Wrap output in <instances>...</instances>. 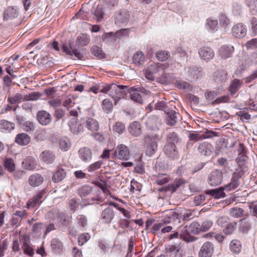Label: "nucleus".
I'll list each match as a JSON object with an SVG mask.
<instances>
[{
    "instance_id": "nucleus-1",
    "label": "nucleus",
    "mask_w": 257,
    "mask_h": 257,
    "mask_svg": "<svg viewBox=\"0 0 257 257\" xmlns=\"http://www.w3.org/2000/svg\"><path fill=\"white\" fill-rule=\"evenodd\" d=\"M159 136L157 134H147L144 138V141L146 146V154L152 156L158 150L157 142Z\"/></svg>"
},
{
    "instance_id": "nucleus-2",
    "label": "nucleus",
    "mask_w": 257,
    "mask_h": 257,
    "mask_svg": "<svg viewBox=\"0 0 257 257\" xmlns=\"http://www.w3.org/2000/svg\"><path fill=\"white\" fill-rule=\"evenodd\" d=\"M163 71L164 68L161 64L153 62L146 70V77L150 80H154L155 78L161 76Z\"/></svg>"
},
{
    "instance_id": "nucleus-3",
    "label": "nucleus",
    "mask_w": 257,
    "mask_h": 257,
    "mask_svg": "<svg viewBox=\"0 0 257 257\" xmlns=\"http://www.w3.org/2000/svg\"><path fill=\"white\" fill-rule=\"evenodd\" d=\"M128 11L125 9H122L115 13L114 21L115 25L122 27L127 24L130 19Z\"/></svg>"
},
{
    "instance_id": "nucleus-4",
    "label": "nucleus",
    "mask_w": 257,
    "mask_h": 257,
    "mask_svg": "<svg viewBox=\"0 0 257 257\" xmlns=\"http://www.w3.org/2000/svg\"><path fill=\"white\" fill-rule=\"evenodd\" d=\"M145 123L149 130L154 132L158 131L162 125L161 119L156 115L147 116Z\"/></svg>"
},
{
    "instance_id": "nucleus-5",
    "label": "nucleus",
    "mask_w": 257,
    "mask_h": 257,
    "mask_svg": "<svg viewBox=\"0 0 257 257\" xmlns=\"http://www.w3.org/2000/svg\"><path fill=\"white\" fill-rule=\"evenodd\" d=\"M223 180V173L220 170L212 171L208 175V182L212 186H216L220 184Z\"/></svg>"
},
{
    "instance_id": "nucleus-6",
    "label": "nucleus",
    "mask_w": 257,
    "mask_h": 257,
    "mask_svg": "<svg viewBox=\"0 0 257 257\" xmlns=\"http://www.w3.org/2000/svg\"><path fill=\"white\" fill-rule=\"evenodd\" d=\"M36 118L38 122L43 126L48 125L52 120L50 113L44 110L38 111L36 114Z\"/></svg>"
},
{
    "instance_id": "nucleus-7",
    "label": "nucleus",
    "mask_w": 257,
    "mask_h": 257,
    "mask_svg": "<svg viewBox=\"0 0 257 257\" xmlns=\"http://www.w3.org/2000/svg\"><path fill=\"white\" fill-rule=\"evenodd\" d=\"M115 157L120 160H127L130 157V151L126 146L124 145H118L114 150Z\"/></svg>"
},
{
    "instance_id": "nucleus-8",
    "label": "nucleus",
    "mask_w": 257,
    "mask_h": 257,
    "mask_svg": "<svg viewBox=\"0 0 257 257\" xmlns=\"http://www.w3.org/2000/svg\"><path fill=\"white\" fill-rule=\"evenodd\" d=\"M62 50L67 55L72 56L74 55L77 59L82 60L83 58V54L78 51L76 48H73L72 43L69 41L68 44L63 45Z\"/></svg>"
},
{
    "instance_id": "nucleus-9",
    "label": "nucleus",
    "mask_w": 257,
    "mask_h": 257,
    "mask_svg": "<svg viewBox=\"0 0 257 257\" xmlns=\"http://www.w3.org/2000/svg\"><path fill=\"white\" fill-rule=\"evenodd\" d=\"M115 212L111 207H107L101 212L100 220L102 223L110 224L115 216Z\"/></svg>"
},
{
    "instance_id": "nucleus-10",
    "label": "nucleus",
    "mask_w": 257,
    "mask_h": 257,
    "mask_svg": "<svg viewBox=\"0 0 257 257\" xmlns=\"http://www.w3.org/2000/svg\"><path fill=\"white\" fill-rule=\"evenodd\" d=\"M202 75V69L197 66L188 68L187 72V79L191 81H196Z\"/></svg>"
},
{
    "instance_id": "nucleus-11",
    "label": "nucleus",
    "mask_w": 257,
    "mask_h": 257,
    "mask_svg": "<svg viewBox=\"0 0 257 257\" xmlns=\"http://www.w3.org/2000/svg\"><path fill=\"white\" fill-rule=\"evenodd\" d=\"M214 251L213 244L208 241L205 242L199 252V257H211Z\"/></svg>"
},
{
    "instance_id": "nucleus-12",
    "label": "nucleus",
    "mask_w": 257,
    "mask_h": 257,
    "mask_svg": "<svg viewBox=\"0 0 257 257\" xmlns=\"http://www.w3.org/2000/svg\"><path fill=\"white\" fill-rule=\"evenodd\" d=\"M247 30L242 23L235 25L232 28V35L236 38H243L246 34Z\"/></svg>"
},
{
    "instance_id": "nucleus-13",
    "label": "nucleus",
    "mask_w": 257,
    "mask_h": 257,
    "mask_svg": "<svg viewBox=\"0 0 257 257\" xmlns=\"http://www.w3.org/2000/svg\"><path fill=\"white\" fill-rule=\"evenodd\" d=\"M198 53L200 57L207 62L212 59L214 56L213 50L208 47H203L200 48Z\"/></svg>"
},
{
    "instance_id": "nucleus-14",
    "label": "nucleus",
    "mask_w": 257,
    "mask_h": 257,
    "mask_svg": "<svg viewBox=\"0 0 257 257\" xmlns=\"http://www.w3.org/2000/svg\"><path fill=\"white\" fill-rule=\"evenodd\" d=\"M142 93V91L138 90L137 88L134 87H130L128 93L130 94L131 99L140 104H142L143 101Z\"/></svg>"
},
{
    "instance_id": "nucleus-15",
    "label": "nucleus",
    "mask_w": 257,
    "mask_h": 257,
    "mask_svg": "<svg viewBox=\"0 0 257 257\" xmlns=\"http://www.w3.org/2000/svg\"><path fill=\"white\" fill-rule=\"evenodd\" d=\"M66 174L67 171L64 168V166H58L52 177V180L55 183L60 182L65 178Z\"/></svg>"
},
{
    "instance_id": "nucleus-16",
    "label": "nucleus",
    "mask_w": 257,
    "mask_h": 257,
    "mask_svg": "<svg viewBox=\"0 0 257 257\" xmlns=\"http://www.w3.org/2000/svg\"><path fill=\"white\" fill-rule=\"evenodd\" d=\"M164 152L167 156L173 159L178 156V152L175 145L173 144H167L164 147Z\"/></svg>"
},
{
    "instance_id": "nucleus-17",
    "label": "nucleus",
    "mask_w": 257,
    "mask_h": 257,
    "mask_svg": "<svg viewBox=\"0 0 257 257\" xmlns=\"http://www.w3.org/2000/svg\"><path fill=\"white\" fill-rule=\"evenodd\" d=\"M233 51L234 47L232 46H222L219 49V55L222 59H226L231 56Z\"/></svg>"
},
{
    "instance_id": "nucleus-18",
    "label": "nucleus",
    "mask_w": 257,
    "mask_h": 257,
    "mask_svg": "<svg viewBox=\"0 0 257 257\" xmlns=\"http://www.w3.org/2000/svg\"><path fill=\"white\" fill-rule=\"evenodd\" d=\"M84 123L85 127L92 132L94 133L99 130V125L98 121L92 118H87L84 120Z\"/></svg>"
},
{
    "instance_id": "nucleus-19",
    "label": "nucleus",
    "mask_w": 257,
    "mask_h": 257,
    "mask_svg": "<svg viewBox=\"0 0 257 257\" xmlns=\"http://www.w3.org/2000/svg\"><path fill=\"white\" fill-rule=\"evenodd\" d=\"M128 129L130 134L135 137H139L142 133L141 124L138 121L132 122Z\"/></svg>"
},
{
    "instance_id": "nucleus-20",
    "label": "nucleus",
    "mask_w": 257,
    "mask_h": 257,
    "mask_svg": "<svg viewBox=\"0 0 257 257\" xmlns=\"http://www.w3.org/2000/svg\"><path fill=\"white\" fill-rule=\"evenodd\" d=\"M212 146L207 142H204L199 145L198 151L203 156H209L212 152Z\"/></svg>"
},
{
    "instance_id": "nucleus-21",
    "label": "nucleus",
    "mask_w": 257,
    "mask_h": 257,
    "mask_svg": "<svg viewBox=\"0 0 257 257\" xmlns=\"http://www.w3.org/2000/svg\"><path fill=\"white\" fill-rule=\"evenodd\" d=\"M41 160L48 164H52L55 160V157L52 152L49 151H44L40 155Z\"/></svg>"
},
{
    "instance_id": "nucleus-22",
    "label": "nucleus",
    "mask_w": 257,
    "mask_h": 257,
    "mask_svg": "<svg viewBox=\"0 0 257 257\" xmlns=\"http://www.w3.org/2000/svg\"><path fill=\"white\" fill-rule=\"evenodd\" d=\"M190 233L191 231H189L188 226H185L182 229L180 234V238L187 242L194 241L196 240L197 238L192 236Z\"/></svg>"
},
{
    "instance_id": "nucleus-23",
    "label": "nucleus",
    "mask_w": 257,
    "mask_h": 257,
    "mask_svg": "<svg viewBox=\"0 0 257 257\" xmlns=\"http://www.w3.org/2000/svg\"><path fill=\"white\" fill-rule=\"evenodd\" d=\"M80 158L84 162L89 161L91 159V150L87 147L80 149L78 151Z\"/></svg>"
},
{
    "instance_id": "nucleus-24",
    "label": "nucleus",
    "mask_w": 257,
    "mask_h": 257,
    "mask_svg": "<svg viewBox=\"0 0 257 257\" xmlns=\"http://www.w3.org/2000/svg\"><path fill=\"white\" fill-rule=\"evenodd\" d=\"M166 123L170 126L174 125L176 124L178 115L175 111L169 110L166 112Z\"/></svg>"
},
{
    "instance_id": "nucleus-25",
    "label": "nucleus",
    "mask_w": 257,
    "mask_h": 257,
    "mask_svg": "<svg viewBox=\"0 0 257 257\" xmlns=\"http://www.w3.org/2000/svg\"><path fill=\"white\" fill-rule=\"evenodd\" d=\"M44 181L43 177L39 174L32 175L29 179V184L32 187L40 186Z\"/></svg>"
},
{
    "instance_id": "nucleus-26",
    "label": "nucleus",
    "mask_w": 257,
    "mask_h": 257,
    "mask_svg": "<svg viewBox=\"0 0 257 257\" xmlns=\"http://www.w3.org/2000/svg\"><path fill=\"white\" fill-rule=\"evenodd\" d=\"M30 140L31 138L28 135L25 133H20L16 136L15 141L21 146H25L30 142Z\"/></svg>"
},
{
    "instance_id": "nucleus-27",
    "label": "nucleus",
    "mask_w": 257,
    "mask_h": 257,
    "mask_svg": "<svg viewBox=\"0 0 257 257\" xmlns=\"http://www.w3.org/2000/svg\"><path fill=\"white\" fill-rule=\"evenodd\" d=\"M15 128L13 122L3 119L0 122V131L4 133H10Z\"/></svg>"
},
{
    "instance_id": "nucleus-28",
    "label": "nucleus",
    "mask_w": 257,
    "mask_h": 257,
    "mask_svg": "<svg viewBox=\"0 0 257 257\" xmlns=\"http://www.w3.org/2000/svg\"><path fill=\"white\" fill-rule=\"evenodd\" d=\"M227 74L225 70H217L214 73V80L217 83H223L226 80Z\"/></svg>"
},
{
    "instance_id": "nucleus-29",
    "label": "nucleus",
    "mask_w": 257,
    "mask_h": 257,
    "mask_svg": "<svg viewBox=\"0 0 257 257\" xmlns=\"http://www.w3.org/2000/svg\"><path fill=\"white\" fill-rule=\"evenodd\" d=\"M22 165L25 169L32 170L36 168L37 164L34 158L28 157L23 161Z\"/></svg>"
},
{
    "instance_id": "nucleus-30",
    "label": "nucleus",
    "mask_w": 257,
    "mask_h": 257,
    "mask_svg": "<svg viewBox=\"0 0 257 257\" xmlns=\"http://www.w3.org/2000/svg\"><path fill=\"white\" fill-rule=\"evenodd\" d=\"M230 215L234 218H239L248 216V213H245L241 208L233 207L229 210Z\"/></svg>"
},
{
    "instance_id": "nucleus-31",
    "label": "nucleus",
    "mask_w": 257,
    "mask_h": 257,
    "mask_svg": "<svg viewBox=\"0 0 257 257\" xmlns=\"http://www.w3.org/2000/svg\"><path fill=\"white\" fill-rule=\"evenodd\" d=\"M224 189V187H220L215 189L208 190L206 191V194H210L215 198H220L225 196Z\"/></svg>"
},
{
    "instance_id": "nucleus-32",
    "label": "nucleus",
    "mask_w": 257,
    "mask_h": 257,
    "mask_svg": "<svg viewBox=\"0 0 257 257\" xmlns=\"http://www.w3.org/2000/svg\"><path fill=\"white\" fill-rule=\"evenodd\" d=\"M44 193V191L43 190L38 193L36 195L34 196L31 200L28 201L27 203L28 205L35 207L37 205H40L42 202V198Z\"/></svg>"
},
{
    "instance_id": "nucleus-33",
    "label": "nucleus",
    "mask_w": 257,
    "mask_h": 257,
    "mask_svg": "<svg viewBox=\"0 0 257 257\" xmlns=\"http://www.w3.org/2000/svg\"><path fill=\"white\" fill-rule=\"evenodd\" d=\"M23 100H24L23 95L19 93L10 95L8 98V102L11 104H16L21 102Z\"/></svg>"
},
{
    "instance_id": "nucleus-34",
    "label": "nucleus",
    "mask_w": 257,
    "mask_h": 257,
    "mask_svg": "<svg viewBox=\"0 0 257 257\" xmlns=\"http://www.w3.org/2000/svg\"><path fill=\"white\" fill-rule=\"evenodd\" d=\"M239 230L244 233H247L251 228V224L249 221L243 218L239 220Z\"/></svg>"
},
{
    "instance_id": "nucleus-35",
    "label": "nucleus",
    "mask_w": 257,
    "mask_h": 257,
    "mask_svg": "<svg viewBox=\"0 0 257 257\" xmlns=\"http://www.w3.org/2000/svg\"><path fill=\"white\" fill-rule=\"evenodd\" d=\"M51 247L56 253H60L63 250V245L62 243L58 239L54 238L51 241Z\"/></svg>"
},
{
    "instance_id": "nucleus-36",
    "label": "nucleus",
    "mask_w": 257,
    "mask_h": 257,
    "mask_svg": "<svg viewBox=\"0 0 257 257\" xmlns=\"http://www.w3.org/2000/svg\"><path fill=\"white\" fill-rule=\"evenodd\" d=\"M145 57L142 52H137L133 56V62L136 65L139 66L144 64Z\"/></svg>"
},
{
    "instance_id": "nucleus-37",
    "label": "nucleus",
    "mask_w": 257,
    "mask_h": 257,
    "mask_svg": "<svg viewBox=\"0 0 257 257\" xmlns=\"http://www.w3.org/2000/svg\"><path fill=\"white\" fill-rule=\"evenodd\" d=\"M166 215L171 217L172 221H178L180 222V219L181 218V214L178 211H176L173 210H169L165 211Z\"/></svg>"
},
{
    "instance_id": "nucleus-38",
    "label": "nucleus",
    "mask_w": 257,
    "mask_h": 257,
    "mask_svg": "<svg viewBox=\"0 0 257 257\" xmlns=\"http://www.w3.org/2000/svg\"><path fill=\"white\" fill-rule=\"evenodd\" d=\"M239 180L232 175L231 182L225 186L224 189L227 191L232 190L236 189L239 186Z\"/></svg>"
},
{
    "instance_id": "nucleus-39",
    "label": "nucleus",
    "mask_w": 257,
    "mask_h": 257,
    "mask_svg": "<svg viewBox=\"0 0 257 257\" xmlns=\"http://www.w3.org/2000/svg\"><path fill=\"white\" fill-rule=\"evenodd\" d=\"M129 89L127 86L119 85V93L118 96H115V103H116L120 99L123 98L129 92Z\"/></svg>"
},
{
    "instance_id": "nucleus-40",
    "label": "nucleus",
    "mask_w": 257,
    "mask_h": 257,
    "mask_svg": "<svg viewBox=\"0 0 257 257\" xmlns=\"http://www.w3.org/2000/svg\"><path fill=\"white\" fill-rule=\"evenodd\" d=\"M92 188L89 185H84L78 189V193L81 198H84L90 194Z\"/></svg>"
},
{
    "instance_id": "nucleus-41",
    "label": "nucleus",
    "mask_w": 257,
    "mask_h": 257,
    "mask_svg": "<svg viewBox=\"0 0 257 257\" xmlns=\"http://www.w3.org/2000/svg\"><path fill=\"white\" fill-rule=\"evenodd\" d=\"M188 227L189 231L194 234H197L201 231L200 224L197 221L192 222Z\"/></svg>"
},
{
    "instance_id": "nucleus-42",
    "label": "nucleus",
    "mask_w": 257,
    "mask_h": 257,
    "mask_svg": "<svg viewBox=\"0 0 257 257\" xmlns=\"http://www.w3.org/2000/svg\"><path fill=\"white\" fill-rule=\"evenodd\" d=\"M237 226V223L236 222H232L228 223L225 228L223 229V232L226 234H231L235 230Z\"/></svg>"
},
{
    "instance_id": "nucleus-43",
    "label": "nucleus",
    "mask_w": 257,
    "mask_h": 257,
    "mask_svg": "<svg viewBox=\"0 0 257 257\" xmlns=\"http://www.w3.org/2000/svg\"><path fill=\"white\" fill-rule=\"evenodd\" d=\"M230 248L231 250L235 253H239L241 249L240 242L238 240H233L230 243Z\"/></svg>"
},
{
    "instance_id": "nucleus-44",
    "label": "nucleus",
    "mask_w": 257,
    "mask_h": 257,
    "mask_svg": "<svg viewBox=\"0 0 257 257\" xmlns=\"http://www.w3.org/2000/svg\"><path fill=\"white\" fill-rule=\"evenodd\" d=\"M89 41V38L87 35L81 34L77 37L76 42L80 46H86Z\"/></svg>"
},
{
    "instance_id": "nucleus-45",
    "label": "nucleus",
    "mask_w": 257,
    "mask_h": 257,
    "mask_svg": "<svg viewBox=\"0 0 257 257\" xmlns=\"http://www.w3.org/2000/svg\"><path fill=\"white\" fill-rule=\"evenodd\" d=\"M184 183V181L181 179L176 180L173 184L168 186L166 191H170L173 193L175 192L181 185L183 184Z\"/></svg>"
},
{
    "instance_id": "nucleus-46",
    "label": "nucleus",
    "mask_w": 257,
    "mask_h": 257,
    "mask_svg": "<svg viewBox=\"0 0 257 257\" xmlns=\"http://www.w3.org/2000/svg\"><path fill=\"white\" fill-rule=\"evenodd\" d=\"M5 168L10 172H13L15 170V164L14 161L12 158H8L4 161Z\"/></svg>"
},
{
    "instance_id": "nucleus-47",
    "label": "nucleus",
    "mask_w": 257,
    "mask_h": 257,
    "mask_svg": "<svg viewBox=\"0 0 257 257\" xmlns=\"http://www.w3.org/2000/svg\"><path fill=\"white\" fill-rule=\"evenodd\" d=\"M91 52L95 56L99 58H103L104 57V53L103 52L101 48L97 46H93L91 48Z\"/></svg>"
},
{
    "instance_id": "nucleus-48",
    "label": "nucleus",
    "mask_w": 257,
    "mask_h": 257,
    "mask_svg": "<svg viewBox=\"0 0 257 257\" xmlns=\"http://www.w3.org/2000/svg\"><path fill=\"white\" fill-rule=\"evenodd\" d=\"M71 144L69 140L66 138H61L59 141V147L62 150L67 151L70 147Z\"/></svg>"
},
{
    "instance_id": "nucleus-49",
    "label": "nucleus",
    "mask_w": 257,
    "mask_h": 257,
    "mask_svg": "<svg viewBox=\"0 0 257 257\" xmlns=\"http://www.w3.org/2000/svg\"><path fill=\"white\" fill-rule=\"evenodd\" d=\"M102 107L103 110L108 113L112 109V103L109 99H105L102 102Z\"/></svg>"
},
{
    "instance_id": "nucleus-50",
    "label": "nucleus",
    "mask_w": 257,
    "mask_h": 257,
    "mask_svg": "<svg viewBox=\"0 0 257 257\" xmlns=\"http://www.w3.org/2000/svg\"><path fill=\"white\" fill-rule=\"evenodd\" d=\"M156 55L157 59L162 61L166 60L170 57V53L166 51H158L156 53Z\"/></svg>"
},
{
    "instance_id": "nucleus-51",
    "label": "nucleus",
    "mask_w": 257,
    "mask_h": 257,
    "mask_svg": "<svg viewBox=\"0 0 257 257\" xmlns=\"http://www.w3.org/2000/svg\"><path fill=\"white\" fill-rule=\"evenodd\" d=\"M240 86V83L238 79H234L230 86L229 91L231 94L235 93Z\"/></svg>"
},
{
    "instance_id": "nucleus-52",
    "label": "nucleus",
    "mask_w": 257,
    "mask_h": 257,
    "mask_svg": "<svg viewBox=\"0 0 257 257\" xmlns=\"http://www.w3.org/2000/svg\"><path fill=\"white\" fill-rule=\"evenodd\" d=\"M24 253L30 256H32L34 254V251L33 248L30 246L28 243L25 241L22 246Z\"/></svg>"
},
{
    "instance_id": "nucleus-53",
    "label": "nucleus",
    "mask_w": 257,
    "mask_h": 257,
    "mask_svg": "<svg viewBox=\"0 0 257 257\" xmlns=\"http://www.w3.org/2000/svg\"><path fill=\"white\" fill-rule=\"evenodd\" d=\"M40 97V94L39 93L37 92H33L25 95L24 97V100L27 101H35L38 100Z\"/></svg>"
},
{
    "instance_id": "nucleus-54",
    "label": "nucleus",
    "mask_w": 257,
    "mask_h": 257,
    "mask_svg": "<svg viewBox=\"0 0 257 257\" xmlns=\"http://www.w3.org/2000/svg\"><path fill=\"white\" fill-rule=\"evenodd\" d=\"M70 127L71 132L76 135H78L83 131V126L81 124H72Z\"/></svg>"
},
{
    "instance_id": "nucleus-55",
    "label": "nucleus",
    "mask_w": 257,
    "mask_h": 257,
    "mask_svg": "<svg viewBox=\"0 0 257 257\" xmlns=\"http://www.w3.org/2000/svg\"><path fill=\"white\" fill-rule=\"evenodd\" d=\"M94 15L97 18L98 22L100 21L103 18L104 15V11L101 6H98L94 11Z\"/></svg>"
},
{
    "instance_id": "nucleus-56",
    "label": "nucleus",
    "mask_w": 257,
    "mask_h": 257,
    "mask_svg": "<svg viewBox=\"0 0 257 257\" xmlns=\"http://www.w3.org/2000/svg\"><path fill=\"white\" fill-rule=\"evenodd\" d=\"M178 138L174 132L170 133L167 135V144H175L178 141Z\"/></svg>"
},
{
    "instance_id": "nucleus-57",
    "label": "nucleus",
    "mask_w": 257,
    "mask_h": 257,
    "mask_svg": "<svg viewBox=\"0 0 257 257\" xmlns=\"http://www.w3.org/2000/svg\"><path fill=\"white\" fill-rule=\"evenodd\" d=\"M213 225V222L209 220H205L200 224L201 231H207Z\"/></svg>"
},
{
    "instance_id": "nucleus-58",
    "label": "nucleus",
    "mask_w": 257,
    "mask_h": 257,
    "mask_svg": "<svg viewBox=\"0 0 257 257\" xmlns=\"http://www.w3.org/2000/svg\"><path fill=\"white\" fill-rule=\"evenodd\" d=\"M247 50H252L257 48V38L252 39L248 41L245 44Z\"/></svg>"
},
{
    "instance_id": "nucleus-59",
    "label": "nucleus",
    "mask_w": 257,
    "mask_h": 257,
    "mask_svg": "<svg viewBox=\"0 0 257 257\" xmlns=\"http://www.w3.org/2000/svg\"><path fill=\"white\" fill-rule=\"evenodd\" d=\"M176 53L179 55L180 61H183L185 59L187 60L188 55L184 49L181 47H178L176 50Z\"/></svg>"
},
{
    "instance_id": "nucleus-60",
    "label": "nucleus",
    "mask_w": 257,
    "mask_h": 257,
    "mask_svg": "<svg viewBox=\"0 0 257 257\" xmlns=\"http://www.w3.org/2000/svg\"><path fill=\"white\" fill-rule=\"evenodd\" d=\"M125 129V125L120 122H116L113 126V130L120 134L123 133Z\"/></svg>"
},
{
    "instance_id": "nucleus-61",
    "label": "nucleus",
    "mask_w": 257,
    "mask_h": 257,
    "mask_svg": "<svg viewBox=\"0 0 257 257\" xmlns=\"http://www.w3.org/2000/svg\"><path fill=\"white\" fill-rule=\"evenodd\" d=\"M111 204L119 210L123 214L124 217L128 219L131 218V212L129 211L122 207H119L118 205L115 203H111Z\"/></svg>"
},
{
    "instance_id": "nucleus-62",
    "label": "nucleus",
    "mask_w": 257,
    "mask_h": 257,
    "mask_svg": "<svg viewBox=\"0 0 257 257\" xmlns=\"http://www.w3.org/2000/svg\"><path fill=\"white\" fill-rule=\"evenodd\" d=\"M115 84H105L103 85L102 88L100 90V92L104 93H106L107 92H109V95H110V93L112 92V90H114V86Z\"/></svg>"
},
{
    "instance_id": "nucleus-63",
    "label": "nucleus",
    "mask_w": 257,
    "mask_h": 257,
    "mask_svg": "<svg viewBox=\"0 0 257 257\" xmlns=\"http://www.w3.org/2000/svg\"><path fill=\"white\" fill-rule=\"evenodd\" d=\"M90 238V235L88 233H84L80 234L78 237V243L80 245H83Z\"/></svg>"
},
{
    "instance_id": "nucleus-64",
    "label": "nucleus",
    "mask_w": 257,
    "mask_h": 257,
    "mask_svg": "<svg viewBox=\"0 0 257 257\" xmlns=\"http://www.w3.org/2000/svg\"><path fill=\"white\" fill-rule=\"evenodd\" d=\"M23 128L26 132H29L34 131L35 127L33 122L27 121L23 123Z\"/></svg>"
}]
</instances>
